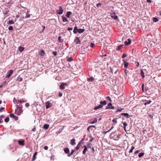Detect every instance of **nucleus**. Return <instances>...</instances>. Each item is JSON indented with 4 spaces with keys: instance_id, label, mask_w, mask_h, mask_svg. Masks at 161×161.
Returning <instances> with one entry per match:
<instances>
[{
    "instance_id": "obj_1",
    "label": "nucleus",
    "mask_w": 161,
    "mask_h": 161,
    "mask_svg": "<svg viewBox=\"0 0 161 161\" xmlns=\"http://www.w3.org/2000/svg\"><path fill=\"white\" fill-rule=\"evenodd\" d=\"M57 13L59 14H62L63 12V9L62 7V6H59V9L57 10H56Z\"/></svg>"
},
{
    "instance_id": "obj_2",
    "label": "nucleus",
    "mask_w": 161,
    "mask_h": 161,
    "mask_svg": "<svg viewBox=\"0 0 161 161\" xmlns=\"http://www.w3.org/2000/svg\"><path fill=\"white\" fill-rule=\"evenodd\" d=\"M13 73V70L12 69L9 70L7 73V75L6 77L9 78L10 76L12 75Z\"/></svg>"
},
{
    "instance_id": "obj_3",
    "label": "nucleus",
    "mask_w": 161,
    "mask_h": 161,
    "mask_svg": "<svg viewBox=\"0 0 161 161\" xmlns=\"http://www.w3.org/2000/svg\"><path fill=\"white\" fill-rule=\"evenodd\" d=\"M46 105V108L47 109L50 108L52 105L51 103L49 101H47L45 103Z\"/></svg>"
},
{
    "instance_id": "obj_4",
    "label": "nucleus",
    "mask_w": 161,
    "mask_h": 161,
    "mask_svg": "<svg viewBox=\"0 0 161 161\" xmlns=\"http://www.w3.org/2000/svg\"><path fill=\"white\" fill-rule=\"evenodd\" d=\"M67 84L66 83H62L60 86V88L61 89H63L65 88V86H67Z\"/></svg>"
},
{
    "instance_id": "obj_5",
    "label": "nucleus",
    "mask_w": 161,
    "mask_h": 161,
    "mask_svg": "<svg viewBox=\"0 0 161 161\" xmlns=\"http://www.w3.org/2000/svg\"><path fill=\"white\" fill-rule=\"evenodd\" d=\"M111 17L114 19H117L118 18V17L115 15V13H114L113 14H111Z\"/></svg>"
},
{
    "instance_id": "obj_6",
    "label": "nucleus",
    "mask_w": 161,
    "mask_h": 161,
    "mask_svg": "<svg viewBox=\"0 0 161 161\" xmlns=\"http://www.w3.org/2000/svg\"><path fill=\"white\" fill-rule=\"evenodd\" d=\"M75 41L76 44H80L81 43V42L79 39V38L78 37H76L75 40Z\"/></svg>"
},
{
    "instance_id": "obj_7",
    "label": "nucleus",
    "mask_w": 161,
    "mask_h": 161,
    "mask_svg": "<svg viewBox=\"0 0 161 161\" xmlns=\"http://www.w3.org/2000/svg\"><path fill=\"white\" fill-rule=\"evenodd\" d=\"M128 42H127V41H125V43L126 46L129 45L131 43V40L130 38H129L128 39Z\"/></svg>"
},
{
    "instance_id": "obj_8",
    "label": "nucleus",
    "mask_w": 161,
    "mask_h": 161,
    "mask_svg": "<svg viewBox=\"0 0 161 161\" xmlns=\"http://www.w3.org/2000/svg\"><path fill=\"white\" fill-rule=\"evenodd\" d=\"M64 152L67 154H69V150L68 148H65L64 149Z\"/></svg>"
},
{
    "instance_id": "obj_9",
    "label": "nucleus",
    "mask_w": 161,
    "mask_h": 161,
    "mask_svg": "<svg viewBox=\"0 0 161 161\" xmlns=\"http://www.w3.org/2000/svg\"><path fill=\"white\" fill-rule=\"evenodd\" d=\"M103 107V106L102 105H99L98 106H95L94 108V109L96 110L98 109L101 108Z\"/></svg>"
},
{
    "instance_id": "obj_10",
    "label": "nucleus",
    "mask_w": 161,
    "mask_h": 161,
    "mask_svg": "<svg viewBox=\"0 0 161 161\" xmlns=\"http://www.w3.org/2000/svg\"><path fill=\"white\" fill-rule=\"evenodd\" d=\"M121 115H123L126 117L127 118H128L130 116H129L128 114L127 113H123L121 114Z\"/></svg>"
},
{
    "instance_id": "obj_11",
    "label": "nucleus",
    "mask_w": 161,
    "mask_h": 161,
    "mask_svg": "<svg viewBox=\"0 0 161 161\" xmlns=\"http://www.w3.org/2000/svg\"><path fill=\"white\" fill-rule=\"evenodd\" d=\"M71 144L72 146H74L76 144L75 142V140L74 139H73L71 140Z\"/></svg>"
},
{
    "instance_id": "obj_12",
    "label": "nucleus",
    "mask_w": 161,
    "mask_h": 161,
    "mask_svg": "<svg viewBox=\"0 0 161 161\" xmlns=\"http://www.w3.org/2000/svg\"><path fill=\"white\" fill-rule=\"evenodd\" d=\"M84 149L82 153L83 154H85L86 153V151L87 150V147L86 146H84Z\"/></svg>"
},
{
    "instance_id": "obj_13",
    "label": "nucleus",
    "mask_w": 161,
    "mask_h": 161,
    "mask_svg": "<svg viewBox=\"0 0 161 161\" xmlns=\"http://www.w3.org/2000/svg\"><path fill=\"white\" fill-rule=\"evenodd\" d=\"M85 30L84 29H78V31H77V32L79 33H81L84 32L85 31Z\"/></svg>"
},
{
    "instance_id": "obj_14",
    "label": "nucleus",
    "mask_w": 161,
    "mask_h": 161,
    "mask_svg": "<svg viewBox=\"0 0 161 161\" xmlns=\"http://www.w3.org/2000/svg\"><path fill=\"white\" fill-rule=\"evenodd\" d=\"M75 151V150H74V149L72 150L71 152L70 153L68 154L67 156L69 157H70L71 155H72L73 154L74 152Z\"/></svg>"
},
{
    "instance_id": "obj_15",
    "label": "nucleus",
    "mask_w": 161,
    "mask_h": 161,
    "mask_svg": "<svg viewBox=\"0 0 161 161\" xmlns=\"http://www.w3.org/2000/svg\"><path fill=\"white\" fill-rule=\"evenodd\" d=\"M10 117L11 118H15L16 120L17 119V117L15 116L13 114H10Z\"/></svg>"
},
{
    "instance_id": "obj_16",
    "label": "nucleus",
    "mask_w": 161,
    "mask_h": 161,
    "mask_svg": "<svg viewBox=\"0 0 161 161\" xmlns=\"http://www.w3.org/2000/svg\"><path fill=\"white\" fill-rule=\"evenodd\" d=\"M49 127V125L47 124H45L43 126V128L46 130L48 129Z\"/></svg>"
},
{
    "instance_id": "obj_17",
    "label": "nucleus",
    "mask_w": 161,
    "mask_h": 161,
    "mask_svg": "<svg viewBox=\"0 0 161 161\" xmlns=\"http://www.w3.org/2000/svg\"><path fill=\"white\" fill-rule=\"evenodd\" d=\"M37 154V152H36L33 154V158H32V161H34L35 160V159L36 158V155Z\"/></svg>"
},
{
    "instance_id": "obj_18",
    "label": "nucleus",
    "mask_w": 161,
    "mask_h": 161,
    "mask_svg": "<svg viewBox=\"0 0 161 161\" xmlns=\"http://www.w3.org/2000/svg\"><path fill=\"white\" fill-rule=\"evenodd\" d=\"M78 29L77 27L75 26L73 31L74 33L76 34L77 33V31H78Z\"/></svg>"
},
{
    "instance_id": "obj_19",
    "label": "nucleus",
    "mask_w": 161,
    "mask_h": 161,
    "mask_svg": "<svg viewBox=\"0 0 161 161\" xmlns=\"http://www.w3.org/2000/svg\"><path fill=\"white\" fill-rule=\"evenodd\" d=\"M100 105H102L103 106V105H105L107 104L106 102L105 101H101L100 102Z\"/></svg>"
},
{
    "instance_id": "obj_20",
    "label": "nucleus",
    "mask_w": 161,
    "mask_h": 161,
    "mask_svg": "<svg viewBox=\"0 0 161 161\" xmlns=\"http://www.w3.org/2000/svg\"><path fill=\"white\" fill-rule=\"evenodd\" d=\"M124 67L125 68H127L128 66L129 63H128L126 62L125 60H124Z\"/></svg>"
},
{
    "instance_id": "obj_21",
    "label": "nucleus",
    "mask_w": 161,
    "mask_h": 161,
    "mask_svg": "<svg viewBox=\"0 0 161 161\" xmlns=\"http://www.w3.org/2000/svg\"><path fill=\"white\" fill-rule=\"evenodd\" d=\"M18 49H19V51L20 52H21L24 50V48L23 47H22L21 46H19L18 47Z\"/></svg>"
},
{
    "instance_id": "obj_22",
    "label": "nucleus",
    "mask_w": 161,
    "mask_h": 161,
    "mask_svg": "<svg viewBox=\"0 0 161 161\" xmlns=\"http://www.w3.org/2000/svg\"><path fill=\"white\" fill-rule=\"evenodd\" d=\"M72 14L71 12L68 11L66 13V16L68 18L69 17L70 15Z\"/></svg>"
},
{
    "instance_id": "obj_23",
    "label": "nucleus",
    "mask_w": 161,
    "mask_h": 161,
    "mask_svg": "<svg viewBox=\"0 0 161 161\" xmlns=\"http://www.w3.org/2000/svg\"><path fill=\"white\" fill-rule=\"evenodd\" d=\"M39 54L40 55L42 56L44 55L45 52L43 50H41L39 52Z\"/></svg>"
},
{
    "instance_id": "obj_24",
    "label": "nucleus",
    "mask_w": 161,
    "mask_h": 161,
    "mask_svg": "<svg viewBox=\"0 0 161 161\" xmlns=\"http://www.w3.org/2000/svg\"><path fill=\"white\" fill-rule=\"evenodd\" d=\"M18 143L20 145L24 146V142L23 141H19Z\"/></svg>"
},
{
    "instance_id": "obj_25",
    "label": "nucleus",
    "mask_w": 161,
    "mask_h": 161,
    "mask_svg": "<svg viewBox=\"0 0 161 161\" xmlns=\"http://www.w3.org/2000/svg\"><path fill=\"white\" fill-rule=\"evenodd\" d=\"M94 80V79L93 77H90L89 78L87 79V80L89 81H93Z\"/></svg>"
},
{
    "instance_id": "obj_26",
    "label": "nucleus",
    "mask_w": 161,
    "mask_h": 161,
    "mask_svg": "<svg viewBox=\"0 0 161 161\" xmlns=\"http://www.w3.org/2000/svg\"><path fill=\"white\" fill-rule=\"evenodd\" d=\"M145 101L146 102L145 103H144L145 105H147L149 104L151 102V101L149 100V101H146L145 100Z\"/></svg>"
},
{
    "instance_id": "obj_27",
    "label": "nucleus",
    "mask_w": 161,
    "mask_h": 161,
    "mask_svg": "<svg viewBox=\"0 0 161 161\" xmlns=\"http://www.w3.org/2000/svg\"><path fill=\"white\" fill-rule=\"evenodd\" d=\"M62 17L63 18V21L64 22H66L68 21L66 17L62 16Z\"/></svg>"
},
{
    "instance_id": "obj_28",
    "label": "nucleus",
    "mask_w": 161,
    "mask_h": 161,
    "mask_svg": "<svg viewBox=\"0 0 161 161\" xmlns=\"http://www.w3.org/2000/svg\"><path fill=\"white\" fill-rule=\"evenodd\" d=\"M141 74L143 78H144L145 77L144 73L142 70H141Z\"/></svg>"
},
{
    "instance_id": "obj_29",
    "label": "nucleus",
    "mask_w": 161,
    "mask_h": 161,
    "mask_svg": "<svg viewBox=\"0 0 161 161\" xmlns=\"http://www.w3.org/2000/svg\"><path fill=\"white\" fill-rule=\"evenodd\" d=\"M123 45H121L118 47L117 48V50H119L121 49L123 47Z\"/></svg>"
},
{
    "instance_id": "obj_30",
    "label": "nucleus",
    "mask_w": 161,
    "mask_h": 161,
    "mask_svg": "<svg viewBox=\"0 0 161 161\" xmlns=\"http://www.w3.org/2000/svg\"><path fill=\"white\" fill-rule=\"evenodd\" d=\"M14 22L12 20H9L8 22V24L10 25L13 24H14Z\"/></svg>"
},
{
    "instance_id": "obj_31",
    "label": "nucleus",
    "mask_w": 161,
    "mask_h": 161,
    "mask_svg": "<svg viewBox=\"0 0 161 161\" xmlns=\"http://www.w3.org/2000/svg\"><path fill=\"white\" fill-rule=\"evenodd\" d=\"M144 155V153H140L139 154V155H138V157L139 158H141V157H142V156H143Z\"/></svg>"
},
{
    "instance_id": "obj_32",
    "label": "nucleus",
    "mask_w": 161,
    "mask_h": 161,
    "mask_svg": "<svg viewBox=\"0 0 161 161\" xmlns=\"http://www.w3.org/2000/svg\"><path fill=\"white\" fill-rule=\"evenodd\" d=\"M97 119L95 118L94 119V120L93 121L91 122V123L92 124H93L96 123V122H97Z\"/></svg>"
},
{
    "instance_id": "obj_33",
    "label": "nucleus",
    "mask_w": 161,
    "mask_h": 161,
    "mask_svg": "<svg viewBox=\"0 0 161 161\" xmlns=\"http://www.w3.org/2000/svg\"><path fill=\"white\" fill-rule=\"evenodd\" d=\"M153 21L155 22H156L158 21V19L155 17H154L153 18Z\"/></svg>"
},
{
    "instance_id": "obj_34",
    "label": "nucleus",
    "mask_w": 161,
    "mask_h": 161,
    "mask_svg": "<svg viewBox=\"0 0 161 161\" xmlns=\"http://www.w3.org/2000/svg\"><path fill=\"white\" fill-rule=\"evenodd\" d=\"M9 121V118L8 117H6L4 119V121L6 122H8Z\"/></svg>"
},
{
    "instance_id": "obj_35",
    "label": "nucleus",
    "mask_w": 161,
    "mask_h": 161,
    "mask_svg": "<svg viewBox=\"0 0 161 161\" xmlns=\"http://www.w3.org/2000/svg\"><path fill=\"white\" fill-rule=\"evenodd\" d=\"M67 61L69 62H71L73 61V59L71 57L68 58L67 59Z\"/></svg>"
},
{
    "instance_id": "obj_36",
    "label": "nucleus",
    "mask_w": 161,
    "mask_h": 161,
    "mask_svg": "<svg viewBox=\"0 0 161 161\" xmlns=\"http://www.w3.org/2000/svg\"><path fill=\"white\" fill-rule=\"evenodd\" d=\"M123 109H124L123 108H121L120 109H118L116 111V112H121Z\"/></svg>"
},
{
    "instance_id": "obj_37",
    "label": "nucleus",
    "mask_w": 161,
    "mask_h": 161,
    "mask_svg": "<svg viewBox=\"0 0 161 161\" xmlns=\"http://www.w3.org/2000/svg\"><path fill=\"white\" fill-rule=\"evenodd\" d=\"M61 36H59L58 37V40L60 42H62L63 41V39H61Z\"/></svg>"
},
{
    "instance_id": "obj_38",
    "label": "nucleus",
    "mask_w": 161,
    "mask_h": 161,
    "mask_svg": "<svg viewBox=\"0 0 161 161\" xmlns=\"http://www.w3.org/2000/svg\"><path fill=\"white\" fill-rule=\"evenodd\" d=\"M114 108V107L113 106H112V105L111 106V107H106V109H113Z\"/></svg>"
},
{
    "instance_id": "obj_39",
    "label": "nucleus",
    "mask_w": 161,
    "mask_h": 161,
    "mask_svg": "<svg viewBox=\"0 0 161 161\" xmlns=\"http://www.w3.org/2000/svg\"><path fill=\"white\" fill-rule=\"evenodd\" d=\"M91 146H92L91 144V143H89L87 144V148H90L92 147Z\"/></svg>"
},
{
    "instance_id": "obj_40",
    "label": "nucleus",
    "mask_w": 161,
    "mask_h": 161,
    "mask_svg": "<svg viewBox=\"0 0 161 161\" xmlns=\"http://www.w3.org/2000/svg\"><path fill=\"white\" fill-rule=\"evenodd\" d=\"M8 29L10 31H12L13 30V27L12 26H10L8 27Z\"/></svg>"
},
{
    "instance_id": "obj_41",
    "label": "nucleus",
    "mask_w": 161,
    "mask_h": 161,
    "mask_svg": "<svg viewBox=\"0 0 161 161\" xmlns=\"http://www.w3.org/2000/svg\"><path fill=\"white\" fill-rule=\"evenodd\" d=\"M17 80L19 81H21L22 80V78L21 77H18L17 78Z\"/></svg>"
},
{
    "instance_id": "obj_42",
    "label": "nucleus",
    "mask_w": 161,
    "mask_h": 161,
    "mask_svg": "<svg viewBox=\"0 0 161 161\" xmlns=\"http://www.w3.org/2000/svg\"><path fill=\"white\" fill-rule=\"evenodd\" d=\"M30 14H28L26 13V16L25 17V18H29L30 17Z\"/></svg>"
},
{
    "instance_id": "obj_43",
    "label": "nucleus",
    "mask_w": 161,
    "mask_h": 161,
    "mask_svg": "<svg viewBox=\"0 0 161 161\" xmlns=\"http://www.w3.org/2000/svg\"><path fill=\"white\" fill-rule=\"evenodd\" d=\"M135 148V147L133 146L132 147V148L129 151V153H131L132 152L133 150Z\"/></svg>"
},
{
    "instance_id": "obj_44",
    "label": "nucleus",
    "mask_w": 161,
    "mask_h": 161,
    "mask_svg": "<svg viewBox=\"0 0 161 161\" xmlns=\"http://www.w3.org/2000/svg\"><path fill=\"white\" fill-rule=\"evenodd\" d=\"M127 56V54L125 53L123 54L122 58H124Z\"/></svg>"
},
{
    "instance_id": "obj_45",
    "label": "nucleus",
    "mask_w": 161,
    "mask_h": 161,
    "mask_svg": "<svg viewBox=\"0 0 161 161\" xmlns=\"http://www.w3.org/2000/svg\"><path fill=\"white\" fill-rule=\"evenodd\" d=\"M106 98L108 99L110 102H111V98L109 96L107 97Z\"/></svg>"
},
{
    "instance_id": "obj_46",
    "label": "nucleus",
    "mask_w": 161,
    "mask_h": 161,
    "mask_svg": "<svg viewBox=\"0 0 161 161\" xmlns=\"http://www.w3.org/2000/svg\"><path fill=\"white\" fill-rule=\"evenodd\" d=\"M25 105L26 107H28L29 106V103H26Z\"/></svg>"
},
{
    "instance_id": "obj_47",
    "label": "nucleus",
    "mask_w": 161,
    "mask_h": 161,
    "mask_svg": "<svg viewBox=\"0 0 161 161\" xmlns=\"http://www.w3.org/2000/svg\"><path fill=\"white\" fill-rule=\"evenodd\" d=\"M94 46V43H91L90 45V47H93V46Z\"/></svg>"
},
{
    "instance_id": "obj_48",
    "label": "nucleus",
    "mask_w": 161,
    "mask_h": 161,
    "mask_svg": "<svg viewBox=\"0 0 161 161\" xmlns=\"http://www.w3.org/2000/svg\"><path fill=\"white\" fill-rule=\"evenodd\" d=\"M124 127H126L127 126V124L126 122L123 123Z\"/></svg>"
},
{
    "instance_id": "obj_49",
    "label": "nucleus",
    "mask_w": 161,
    "mask_h": 161,
    "mask_svg": "<svg viewBox=\"0 0 161 161\" xmlns=\"http://www.w3.org/2000/svg\"><path fill=\"white\" fill-rule=\"evenodd\" d=\"M112 121L114 122V123H115L116 124L117 123V121L115 120V119H114L113 120H112Z\"/></svg>"
},
{
    "instance_id": "obj_50",
    "label": "nucleus",
    "mask_w": 161,
    "mask_h": 161,
    "mask_svg": "<svg viewBox=\"0 0 161 161\" xmlns=\"http://www.w3.org/2000/svg\"><path fill=\"white\" fill-rule=\"evenodd\" d=\"M121 136V134H118V135L117 136V137H116V138H117L118 139H119V137H120V136Z\"/></svg>"
},
{
    "instance_id": "obj_51",
    "label": "nucleus",
    "mask_w": 161,
    "mask_h": 161,
    "mask_svg": "<svg viewBox=\"0 0 161 161\" xmlns=\"http://www.w3.org/2000/svg\"><path fill=\"white\" fill-rule=\"evenodd\" d=\"M44 148L45 150H47L48 148V147L47 146H45L44 147Z\"/></svg>"
},
{
    "instance_id": "obj_52",
    "label": "nucleus",
    "mask_w": 161,
    "mask_h": 161,
    "mask_svg": "<svg viewBox=\"0 0 161 161\" xmlns=\"http://www.w3.org/2000/svg\"><path fill=\"white\" fill-rule=\"evenodd\" d=\"M101 5V4L100 3H99L97 4V7H98L99 6H100Z\"/></svg>"
},
{
    "instance_id": "obj_53",
    "label": "nucleus",
    "mask_w": 161,
    "mask_h": 161,
    "mask_svg": "<svg viewBox=\"0 0 161 161\" xmlns=\"http://www.w3.org/2000/svg\"><path fill=\"white\" fill-rule=\"evenodd\" d=\"M112 105V104L111 103H109L108 104V107H111V106Z\"/></svg>"
},
{
    "instance_id": "obj_54",
    "label": "nucleus",
    "mask_w": 161,
    "mask_h": 161,
    "mask_svg": "<svg viewBox=\"0 0 161 161\" xmlns=\"http://www.w3.org/2000/svg\"><path fill=\"white\" fill-rule=\"evenodd\" d=\"M4 108L3 107H1L0 108V112H2L3 110V109H4Z\"/></svg>"
},
{
    "instance_id": "obj_55",
    "label": "nucleus",
    "mask_w": 161,
    "mask_h": 161,
    "mask_svg": "<svg viewBox=\"0 0 161 161\" xmlns=\"http://www.w3.org/2000/svg\"><path fill=\"white\" fill-rule=\"evenodd\" d=\"M57 53L56 51L53 52V54L55 56H56L57 55Z\"/></svg>"
},
{
    "instance_id": "obj_56",
    "label": "nucleus",
    "mask_w": 161,
    "mask_h": 161,
    "mask_svg": "<svg viewBox=\"0 0 161 161\" xmlns=\"http://www.w3.org/2000/svg\"><path fill=\"white\" fill-rule=\"evenodd\" d=\"M114 128V127L113 126H112L110 129H109L108 130V132L112 130V129H113Z\"/></svg>"
},
{
    "instance_id": "obj_57",
    "label": "nucleus",
    "mask_w": 161,
    "mask_h": 161,
    "mask_svg": "<svg viewBox=\"0 0 161 161\" xmlns=\"http://www.w3.org/2000/svg\"><path fill=\"white\" fill-rule=\"evenodd\" d=\"M91 139L89 140V141L91 142L93 141V140H94V138L92 136L91 137Z\"/></svg>"
},
{
    "instance_id": "obj_58",
    "label": "nucleus",
    "mask_w": 161,
    "mask_h": 161,
    "mask_svg": "<svg viewBox=\"0 0 161 161\" xmlns=\"http://www.w3.org/2000/svg\"><path fill=\"white\" fill-rule=\"evenodd\" d=\"M58 96L59 97H61L62 96V93H59L58 94Z\"/></svg>"
},
{
    "instance_id": "obj_59",
    "label": "nucleus",
    "mask_w": 161,
    "mask_h": 161,
    "mask_svg": "<svg viewBox=\"0 0 161 161\" xmlns=\"http://www.w3.org/2000/svg\"><path fill=\"white\" fill-rule=\"evenodd\" d=\"M139 152H140L139 150H136L135 152V153L136 154H137V153H138Z\"/></svg>"
},
{
    "instance_id": "obj_60",
    "label": "nucleus",
    "mask_w": 161,
    "mask_h": 161,
    "mask_svg": "<svg viewBox=\"0 0 161 161\" xmlns=\"http://www.w3.org/2000/svg\"><path fill=\"white\" fill-rule=\"evenodd\" d=\"M73 30V28H69L68 29V30H69V31H71V30Z\"/></svg>"
},
{
    "instance_id": "obj_61",
    "label": "nucleus",
    "mask_w": 161,
    "mask_h": 161,
    "mask_svg": "<svg viewBox=\"0 0 161 161\" xmlns=\"http://www.w3.org/2000/svg\"><path fill=\"white\" fill-rule=\"evenodd\" d=\"M83 140V139H82L81 140L79 143H80V144H82L83 143V142H82V141Z\"/></svg>"
},
{
    "instance_id": "obj_62",
    "label": "nucleus",
    "mask_w": 161,
    "mask_h": 161,
    "mask_svg": "<svg viewBox=\"0 0 161 161\" xmlns=\"http://www.w3.org/2000/svg\"><path fill=\"white\" fill-rule=\"evenodd\" d=\"M108 132V131H103V134H106L107 132Z\"/></svg>"
},
{
    "instance_id": "obj_63",
    "label": "nucleus",
    "mask_w": 161,
    "mask_h": 161,
    "mask_svg": "<svg viewBox=\"0 0 161 161\" xmlns=\"http://www.w3.org/2000/svg\"><path fill=\"white\" fill-rule=\"evenodd\" d=\"M79 147H78L77 146L75 147V149H76V150H78L79 149Z\"/></svg>"
},
{
    "instance_id": "obj_64",
    "label": "nucleus",
    "mask_w": 161,
    "mask_h": 161,
    "mask_svg": "<svg viewBox=\"0 0 161 161\" xmlns=\"http://www.w3.org/2000/svg\"><path fill=\"white\" fill-rule=\"evenodd\" d=\"M81 146V144H80V143H78V144L77 145V146L78 147L80 148V147Z\"/></svg>"
}]
</instances>
